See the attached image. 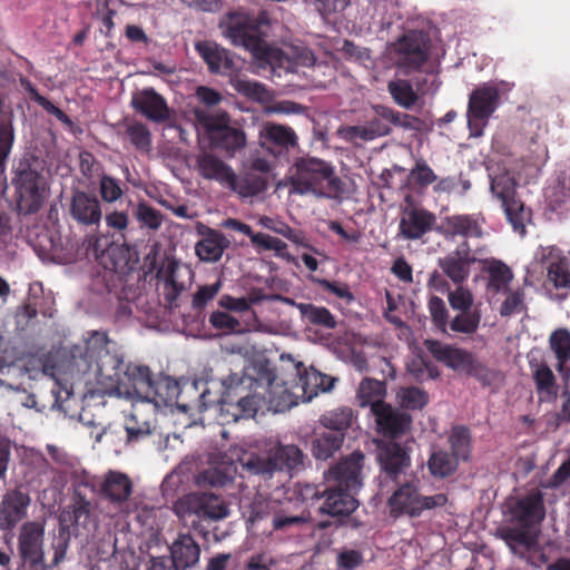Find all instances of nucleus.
<instances>
[{"mask_svg": "<svg viewBox=\"0 0 570 570\" xmlns=\"http://www.w3.org/2000/svg\"><path fill=\"white\" fill-rule=\"evenodd\" d=\"M261 223L265 228L284 236L289 242H292L296 245L304 246V247H309V245L307 244L305 234L302 230L294 229L284 222L274 220L268 217L262 218Z\"/></svg>", "mask_w": 570, "mask_h": 570, "instance_id": "obj_57", "label": "nucleus"}, {"mask_svg": "<svg viewBox=\"0 0 570 570\" xmlns=\"http://www.w3.org/2000/svg\"><path fill=\"white\" fill-rule=\"evenodd\" d=\"M195 49L207 63L208 70L213 73L233 71L235 69L230 52L213 41H199Z\"/></svg>", "mask_w": 570, "mask_h": 570, "instance_id": "obj_35", "label": "nucleus"}, {"mask_svg": "<svg viewBox=\"0 0 570 570\" xmlns=\"http://www.w3.org/2000/svg\"><path fill=\"white\" fill-rule=\"evenodd\" d=\"M532 377L538 394H544L547 399H556L558 385L552 370L546 362L530 361Z\"/></svg>", "mask_w": 570, "mask_h": 570, "instance_id": "obj_44", "label": "nucleus"}, {"mask_svg": "<svg viewBox=\"0 0 570 570\" xmlns=\"http://www.w3.org/2000/svg\"><path fill=\"white\" fill-rule=\"evenodd\" d=\"M134 216L139 223L140 227H147L151 230H157L163 224V214L150 206L147 202H139L135 208Z\"/></svg>", "mask_w": 570, "mask_h": 570, "instance_id": "obj_59", "label": "nucleus"}, {"mask_svg": "<svg viewBox=\"0 0 570 570\" xmlns=\"http://www.w3.org/2000/svg\"><path fill=\"white\" fill-rule=\"evenodd\" d=\"M153 374L146 365L127 364L119 382L118 395L134 401H146L153 385Z\"/></svg>", "mask_w": 570, "mask_h": 570, "instance_id": "obj_22", "label": "nucleus"}, {"mask_svg": "<svg viewBox=\"0 0 570 570\" xmlns=\"http://www.w3.org/2000/svg\"><path fill=\"white\" fill-rule=\"evenodd\" d=\"M380 115L390 120V125L405 130H417L421 127V119L410 114L397 111L391 107H379Z\"/></svg>", "mask_w": 570, "mask_h": 570, "instance_id": "obj_58", "label": "nucleus"}, {"mask_svg": "<svg viewBox=\"0 0 570 570\" xmlns=\"http://www.w3.org/2000/svg\"><path fill=\"white\" fill-rule=\"evenodd\" d=\"M510 514L518 525L529 529L539 525L546 517L542 493L535 491L517 499L510 507Z\"/></svg>", "mask_w": 570, "mask_h": 570, "instance_id": "obj_26", "label": "nucleus"}, {"mask_svg": "<svg viewBox=\"0 0 570 570\" xmlns=\"http://www.w3.org/2000/svg\"><path fill=\"white\" fill-rule=\"evenodd\" d=\"M377 459L381 466L383 482L386 487L390 482H399L407 478L411 468L410 451L397 442H384L379 446Z\"/></svg>", "mask_w": 570, "mask_h": 570, "instance_id": "obj_17", "label": "nucleus"}, {"mask_svg": "<svg viewBox=\"0 0 570 570\" xmlns=\"http://www.w3.org/2000/svg\"><path fill=\"white\" fill-rule=\"evenodd\" d=\"M476 262L468 240H463L454 250L439 259V266L454 284H463L470 276L471 265Z\"/></svg>", "mask_w": 570, "mask_h": 570, "instance_id": "obj_25", "label": "nucleus"}, {"mask_svg": "<svg viewBox=\"0 0 570 570\" xmlns=\"http://www.w3.org/2000/svg\"><path fill=\"white\" fill-rule=\"evenodd\" d=\"M429 312L435 328L442 334L448 333L449 312L444 301L439 296H431L429 299Z\"/></svg>", "mask_w": 570, "mask_h": 570, "instance_id": "obj_63", "label": "nucleus"}, {"mask_svg": "<svg viewBox=\"0 0 570 570\" xmlns=\"http://www.w3.org/2000/svg\"><path fill=\"white\" fill-rule=\"evenodd\" d=\"M373 415L375 416L377 432L385 438H399L410 431L412 425L410 414L393 409L387 403L373 404Z\"/></svg>", "mask_w": 570, "mask_h": 570, "instance_id": "obj_24", "label": "nucleus"}, {"mask_svg": "<svg viewBox=\"0 0 570 570\" xmlns=\"http://www.w3.org/2000/svg\"><path fill=\"white\" fill-rule=\"evenodd\" d=\"M196 163L199 175L205 179L216 180L225 186L235 181V173L232 167L214 154L204 153L197 157Z\"/></svg>", "mask_w": 570, "mask_h": 570, "instance_id": "obj_36", "label": "nucleus"}, {"mask_svg": "<svg viewBox=\"0 0 570 570\" xmlns=\"http://www.w3.org/2000/svg\"><path fill=\"white\" fill-rule=\"evenodd\" d=\"M436 180L438 176L433 169L425 160L420 159L410 170L404 187L421 194Z\"/></svg>", "mask_w": 570, "mask_h": 570, "instance_id": "obj_50", "label": "nucleus"}, {"mask_svg": "<svg viewBox=\"0 0 570 570\" xmlns=\"http://www.w3.org/2000/svg\"><path fill=\"white\" fill-rule=\"evenodd\" d=\"M484 271L489 274V288L494 293L508 292V286L513 278L511 268L503 262L490 259L484 262Z\"/></svg>", "mask_w": 570, "mask_h": 570, "instance_id": "obj_49", "label": "nucleus"}, {"mask_svg": "<svg viewBox=\"0 0 570 570\" xmlns=\"http://www.w3.org/2000/svg\"><path fill=\"white\" fill-rule=\"evenodd\" d=\"M456 458L444 449L433 450L428 460L430 474L435 479H445L453 475L459 468Z\"/></svg>", "mask_w": 570, "mask_h": 570, "instance_id": "obj_47", "label": "nucleus"}, {"mask_svg": "<svg viewBox=\"0 0 570 570\" xmlns=\"http://www.w3.org/2000/svg\"><path fill=\"white\" fill-rule=\"evenodd\" d=\"M407 371L417 382L435 380L440 376L438 367L432 362L424 358L412 361L407 365Z\"/></svg>", "mask_w": 570, "mask_h": 570, "instance_id": "obj_64", "label": "nucleus"}, {"mask_svg": "<svg viewBox=\"0 0 570 570\" xmlns=\"http://www.w3.org/2000/svg\"><path fill=\"white\" fill-rule=\"evenodd\" d=\"M45 523L41 521H27L19 531L18 553L29 570H48L45 561Z\"/></svg>", "mask_w": 570, "mask_h": 570, "instance_id": "obj_14", "label": "nucleus"}, {"mask_svg": "<svg viewBox=\"0 0 570 570\" xmlns=\"http://www.w3.org/2000/svg\"><path fill=\"white\" fill-rule=\"evenodd\" d=\"M306 454L295 444H281L269 449L266 455L250 454L240 460L243 471L268 481L275 475L292 479L305 466Z\"/></svg>", "mask_w": 570, "mask_h": 570, "instance_id": "obj_4", "label": "nucleus"}, {"mask_svg": "<svg viewBox=\"0 0 570 570\" xmlns=\"http://www.w3.org/2000/svg\"><path fill=\"white\" fill-rule=\"evenodd\" d=\"M169 561L179 570L195 569L200 559V546L190 533H179L169 546Z\"/></svg>", "mask_w": 570, "mask_h": 570, "instance_id": "obj_30", "label": "nucleus"}, {"mask_svg": "<svg viewBox=\"0 0 570 570\" xmlns=\"http://www.w3.org/2000/svg\"><path fill=\"white\" fill-rule=\"evenodd\" d=\"M387 91L393 101L406 110L412 109L419 100V95L414 90L412 83L406 79L389 81Z\"/></svg>", "mask_w": 570, "mask_h": 570, "instance_id": "obj_53", "label": "nucleus"}, {"mask_svg": "<svg viewBox=\"0 0 570 570\" xmlns=\"http://www.w3.org/2000/svg\"><path fill=\"white\" fill-rule=\"evenodd\" d=\"M40 173L29 161H20L14 170L12 184L16 189L17 209L21 215L37 213L43 203Z\"/></svg>", "mask_w": 570, "mask_h": 570, "instance_id": "obj_11", "label": "nucleus"}, {"mask_svg": "<svg viewBox=\"0 0 570 570\" xmlns=\"http://www.w3.org/2000/svg\"><path fill=\"white\" fill-rule=\"evenodd\" d=\"M110 343L106 333L92 332L86 341L83 361L87 371L95 372L98 383L116 393L127 364L121 355L110 351Z\"/></svg>", "mask_w": 570, "mask_h": 570, "instance_id": "obj_5", "label": "nucleus"}, {"mask_svg": "<svg viewBox=\"0 0 570 570\" xmlns=\"http://www.w3.org/2000/svg\"><path fill=\"white\" fill-rule=\"evenodd\" d=\"M364 459L365 456L361 451H355L345 456L337 464L330 468L327 481L338 488L358 491L363 484Z\"/></svg>", "mask_w": 570, "mask_h": 570, "instance_id": "obj_18", "label": "nucleus"}, {"mask_svg": "<svg viewBox=\"0 0 570 570\" xmlns=\"http://www.w3.org/2000/svg\"><path fill=\"white\" fill-rule=\"evenodd\" d=\"M386 393L385 383L375 379L365 377L360 383L357 389V401L360 406H371L373 412V404L385 403L383 397Z\"/></svg>", "mask_w": 570, "mask_h": 570, "instance_id": "obj_52", "label": "nucleus"}, {"mask_svg": "<svg viewBox=\"0 0 570 570\" xmlns=\"http://www.w3.org/2000/svg\"><path fill=\"white\" fill-rule=\"evenodd\" d=\"M432 41L424 30H409L391 46L394 67L404 76L419 72L431 56Z\"/></svg>", "mask_w": 570, "mask_h": 570, "instance_id": "obj_8", "label": "nucleus"}, {"mask_svg": "<svg viewBox=\"0 0 570 570\" xmlns=\"http://www.w3.org/2000/svg\"><path fill=\"white\" fill-rule=\"evenodd\" d=\"M156 278L163 284V295L167 305L173 308L177 306V299L186 289L181 281V267L177 259L166 258L157 269Z\"/></svg>", "mask_w": 570, "mask_h": 570, "instance_id": "obj_28", "label": "nucleus"}, {"mask_svg": "<svg viewBox=\"0 0 570 570\" xmlns=\"http://www.w3.org/2000/svg\"><path fill=\"white\" fill-rule=\"evenodd\" d=\"M81 485L90 487L101 500L109 502L122 512H129L127 507L134 492V483L128 474L109 470L101 478L85 481Z\"/></svg>", "mask_w": 570, "mask_h": 570, "instance_id": "obj_13", "label": "nucleus"}, {"mask_svg": "<svg viewBox=\"0 0 570 570\" xmlns=\"http://www.w3.org/2000/svg\"><path fill=\"white\" fill-rule=\"evenodd\" d=\"M435 223V215L425 208H405L400 220V233L406 239H419L431 232Z\"/></svg>", "mask_w": 570, "mask_h": 570, "instance_id": "obj_32", "label": "nucleus"}, {"mask_svg": "<svg viewBox=\"0 0 570 570\" xmlns=\"http://www.w3.org/2000/svg\"><path fill=\"white\" fill-rule=\"evenodd\" d=\"M197 232L202 236V239L195 246L198 258L207 263L218 262L225 249L229 246V240L223 233L203 224L198 225Z\"/></svg>", "mask_w": 570, "mask_h": 570, "instance_id": "obj_33", "label": "nucleus"}, {"mask_svg": "<svg viewBox=\"0 0 570 570\" xmlns=\"http://www.w3.org/2000/svg\"><path fill=\"white\" fill-rule=\"evenodd\" d=\"M261 146L274 157H282L298 145L295 130L286 125L266 122L259 132Z\"/></svg>", "mask_w": 570, "mask_h": 570, "instance_id": "obj_23", "label": "nucleus"}, {"mask_svg": "<svg viewBox=\"0 0 570 570\" xmlns=\"http://www.w3.org/2000/svg\"><path fill=\"white\" fill-rule=\"evenodd\" d=\"M276 377L266 358L253 361L240 374L230 373L226 393L235 402H228L225 409L235 422L252 419L258 411L285 412L297 404L293 393L275 384Z\"/></svg>", "mask_w": 570, "mask_h": 570, "instance_id": "obj_1", "label": "nucleus"}, {"mask_svg": "<svg viewBox=\"0 0 570 570\" xmlns=\"http://www.w3.org/2000/svg\"><path fill=\"white\" fill-rule=\"evenodd\" d=\"M423 345L435 361L454 371H464L482 386H491L499 379L498 371L490 368L464 348L432 338L424 340Z\"/></svg>", "mask_w": 570, "mask_h": 570, "instance_id": "obj_7", "label": "nucleus"}, {"mask_svg": "<svg viewBox=\"0 0 570 570\" xmlns=\"http://www.w3.org/2000/svg\"><path fill=\"white\" fill-rule=\"evenodd\" d=\"M450 444V454L456 458V461L468 462L472 453V435L465 425H454L448 436Z\"/></svg>", "mask_w": 570, "mask_h": 570, "instance_id": "obj_46", "label": "nucleus"}, {"mask_svg": "<svg viewBox=\"0 0 570 570\" xmlns=\"http://www.w3.org/2000/svg\"><path fill=\"white\" fill-rule=\"evenodd\" d=\"M301 366L302 364L297 366L298 382L296 387L301 389L303 401L308 402L320 393L327 392L333 387L334 379L331 376L318 372L314 367L301 371Z\"/></svg>", "mask_w": 570, "mask_h": 570, "instance_id": "obj_34", "label": "nucleus"}, {"mask_svg": "<svg viewBox=\"0 0 570 570\" xmlns=\"http://www.w3.org/2000/svg\"><path fill=\"white\" fill-rule=\"evenodd\" d=\"M357 491L330 485L325 488L324 502L320 507L322 513L331 517H347L358 507L355 498Z\"/></svg>", "mask_w": 570, "mask_h": 570, "instance_id": "obj_31", "label": "nucleus"}, {"mask_svg": "<svg viewBox=\"0 0 570 570\" xmlns=\"http://www.w3.org/2000/svg\"><path fill=\"white\" fill-rule=\"evenodd\" d=\"M500 101L499 89L494 85L483 83L472 90L468 104V125L474 136L482 134L483 127L497 110Z\"/></svg>", "mask_w": 570, "mask_h": 570, "instance_id": "obj_15", "label": "nucleus"}, {"mask_svg": "<svg viewBox=\"0 0 570 570\" xmlns=\"http://www.w3.org/2000/svg\"><path fill=\"white\" fill-rule=\"evenodd\" d=\"M491 191L501 202L505 218L512 229L524 236L527 225L532 219V210L517 195V183L509 175H498L491 179Z\"/></svg>", "mask_w": 570, "mask_h": 570, "instance_id": "obj_9", "label": "nucleus"}, {"mask_svg": "<svg viewBox=\"0 0 570 570\" xmlns=\"http://www.w3.org/2000/svg\"><path fill=\"white\" fill-rule=\"evenodd\" d=\"M229 120L226 111L200 119L213 148L234 157L246 146V135L244 130L229 126Z\"/></svg>", "mask_w": 570, "mask_h": 570, "instance_id": "obj_12", "label": "nucleus"}, {"mask_svg": "<svg viewBox=\"0 0 570 570\" xmlns=\"http://www.w3.org/2000/svg\"><path fill=\"white\" fill-rule=\"evenodd\" d=\"M483 222L473 215H453L445 219V233L450 236L465 238H481L483 236Z\"/></svg>", "mask_w": 570, "mask_h": 570, "instance_id": "obj_42", "label": "nucleus"}, {"mask_svg": "<svg viewBox=\"0 0 570 570\" xmlns=\"http://www.w3.org/2000/svg\"><path fill=\"white\" fill-rule=\"evenodd\" d=\"M229 380L230 374L223 380H194L179 383V399L176 406L184 413H189L194 410L204 412L212 406H218L222 423H235V419L225 409L228 402H235L226 393L229 390Z\"/></svg>", "mask_w": 570, "mask_h": 570, "instance_id": "obj_3", "label": "nucleus"}, {"mask_svg": "<svg viewBox=\"0 0 570 570\" xmlns=\"http://www.w3.org/2000/svg\"><path fill=\"white\" fill-rule=\"evenodd\" d=\"M295 307L305 323L327 330H334L337 325L335 316L324 306H316L312 303H296Z\"/></svg>", "mask_w": 570, "mask_h": 570, "instance_id": "obj_48", "label": "nucleus"}, {"mask_svg": "<svg viewBox=\"0 0 570 570\" xmlns=\"http://www.w3.org/2000/svg\"><path fill=\"white\" fill-rule=\"evenodd\" d=\"M397 399L403 409L412 411L422 410L429 403L428 393L416 386L401 387Z\"/></svg>", "mask_w": 570, "mask_h": 570, "instance_id": "obj_60", "label": "nucleus"}, {"mask_svg": "<svg viewBox=\"0 0 570 570\" xmlns=\"http://www.w3.org/2000/svg\"><path fill=\"white\" fill-rule=\"evenodd\" d=\"M157 425V411L146 401H134L125 420L128 442H139L150 435Z\"/></svg>", "mask_w": 570, "mask_h": 570, "instance_id": "obj_19", "label": "nucleus"}, {"mask_svg": "<svg viewBox=\"0 0 570 570\" xmlns=\"http://www.w3.org/2000/svg\"><path fill=\"white\" fill-rule=\"evenodd\" d=\"M227 187L237 193L240 197H253L267 188V180L263 176L254 173H247L240 177L235 174V181L228 183Z\"/></svg>", "mask_w": 570, "mask_h": 570, "instance_id": "obj_51", "label": "nucleus"}, {"mask_svg": "<svg viewBox=\"0 0 570 570\" xmlns=\"http://www.w3.org/2000/svg\"><path fill=\"white\" fill-rule=\"evenodd\" d=\"M178 399L179 382L170 376L161 375L154 379L146 402H149L157 411L161 406L177 405Z\"/></svg>", "mask_w": 570, "mask_h": 570, "instance_id": "obj_37", "label": "nucleus"}, {"mask_svg": "<svg viewBox=\"0 0 570 570\" xmlns=\"http://www.w3.org/2000/svg\"><path fill=\"white\" fill-rule=\"evenodd\" d=\"M224 35L234 46L245 48L257 58L267 51L261 20L248 13H230Z\"/></svg>", "mask_w": 570, "mask_h": 570, "instance_id": "obj_10", "label": "nucleus"}, {"mask_svg": "<svg viewBox=\"0 0 570 570\" xmlns=\"http://www.w3.org/2000/svg\"><path fill=\"white\" fill-rule=\"evenodd\" d=\"M91 514V502L83 495L79 489L75 490L72 503L67 507L59 517V520H66V524L86 525Z\"/></svg>", "mask_w": 570, "mask_h": 570, "instance_id": "obj_45", "label": "nucleus"}, {"mask_svg": "<svg viewBox=\"0 0 570 570\" xmlns=\"http://www.w3.org/2000/svg\"><path fill=\"white\" fill-rule=\"evenodd\" d=\"M176 509L178 513L195 515L206 522L218 521L229 514L228 505L223 498L206 492L184 495L177 501Z\"/></svg>", "mask_w": 570, "mask_h": 570, "instance_id": "obj_16", "label": "nucleus"}, {"mask_svg": "<svg viewBox=\"0 0 570 570\" xmlns=\"http://www.w3.org/2000/svg\"><path fill=\"white\" fill-rule=\"evenodd\" d=\"M344 434L337 432H315L311 442V451L316 460L326 461L341 451Z\"/></svg>", "mask_w": 570, "mask_h": 570, "instance_id": "obj_41", "label": "nucleus"}, {"mask_svg": "<svg viewBox=\"0 0 570 570\" xmlns=\"http://www.w3.org/2000/svg\"><path fill=\"white\" fill-rule=\"evenodd\" d=\"M69 216L80 226L98 228L102 219L100 200L96 195L75 189L71 193Z\"/></svg>", "mask_w": 570, "mask_h": 570, "instance_id": "obj_21", "label": "nucleus"}, {"mask_svg": "<svg viewBox=\"0 0 570 570\" xmlns=\"http://www.w3.org/2000/svg\"><path fill=\"white\" fill-rule=\"evenodd\" d=\"M126 136L136 149L140 151L150 150L151 132L145 124L139 121L129 124L126 128Z\"/></svg>", "mask_w": 570, "mask_h": 570, "instance_id": "obj_62", "label": "nucleus"}, {"mask_svg": "<svg viewBox=\"0 0 570 570\" xmlns=\"http://www.w3.org/2000/svg\"><path fill=\"white\" fill-rule=\"evenodd\" d=\"M481 314L478 309L461 312L450 323L449 327L456 333L474 334L480 325Z\"/></svg>", "mask_w": 570, "mask_h": 570, "instance_id": "obj_61", "label": "nucleus"}, {"mask_svg": "<svg viewBox=\"0 0 570 570\" xmlns=\"http://www.w3.org/2000/svg\"><path fill=\"white\" fill-rule=\"evenodd\" d=\"M134 109L155 122H165L170 118V110L165 98L154 88H145L132 96Z\"/></svg>", "mask_w": 570, "mask_h": 570, "instance_id": "obj_29", "label": "nucleus"}, {"mask_svg": "<svg viewBox=\"0 0 570 570\" xmlns=\"http://www.w3.org/2000/svg\"><path fill=\"white\" fill-rule=\"evenodd\" d=\"M379 107L384 105L373 106L374 117L370 118L365 124L351 126L347 128V134L352 138H360L362 140H373L379 137H384L391 134L390 120L383 118L377 111Z\"/></svg>", "mask_w": 570, "mask_h": 570, "instance_id": "obj_40", "label": "nucleus"}, {"mask_svg": "<svg viewBox=\"0 0 570 570\" xmlns=\"http://www.w3.org/2000/svg\"><path fill=\"white\" fill-rule=\"evenodd\" d=\"M71 541V532L66 520H59L57 533L53 534L51 548L53 557L50 563H47L48 570L58 567L65 559Z\"/></svg>", "mask_w": 570, "mask_h": 570, "instance_id": "obj_54", "label": "nucleus"}, {"mask_svg": "<svg viewBox=\"0 0 570 570\" xmlns=\"http://www.w3.org/2000/svg\"><path fill=\"white\" fill-rule=\"evenodd\" d=\"M537 257L557 289L570 291V258L557 246L540 247Z\"/></svg>", "mask_w": 570, "mask_h": 570, "instance_id": "obj_20", "label": "nucleus"}, {"mask_svg": "<svg viewBox=\"0 0 570 570\" xmlns=\"http://www.w3.org/2000/svg\"><path fill=\"white\" fill-rule=\"evenodd\" d=\"M289 177V194L312 195L315 198L341 199L344 183L334 166L321 158L303 156L295 159Z\"/></svg>", "mask_w": 570, "mask_h": 570, "instance_id": "obj_2", "label": "nucleus"}, {"mask_svg": "<svg viewBox=\"0 0 570 570\" xmlns=\"http://www.w3.org/2000/svg\"><path fill=\"white\" fill-rule=\"evenodd\" d=\"M236 473L237 468L234 463H222L200 471L195 481L200 488H223L234 481Z\"/></svg>", "mask_w": 570, "mask_h": 570, "instance_id": "obj_43", "label": "nucleus"}, {"mask_svg": "<svg viewBox=\"0 0 570 570\" xmlns=\"http://www.w3.org/2000/svg\"><path fill=\"white\" fill-rule=\"evenodd\" d=\"M14 115L10 114L0 119V173L4 170L7 159L11 154V149L14 142V127H13Z\"/></svg>", "mask_w": 570, "mask_h": 570, "instance_id": "obj_56", "label": "nucleus"}, {"mask_svg": "<svg viewBox=\"0 0 570 570\" xmlns=\"http://www.w3.org/2000/svg\"><path fill=\"white\" fill-rule=\"evenodd\" d=\"M393 492L387 499V507L392 518L401 515H409L416 518L425 510L444 507L448 502V497L444 493H436L434 495L420 494V480L410 472L407 478L399 482H390Z\"/></svg>", "mask_w": 570, "mask_h": 570, "instance_id": "obj_6", "label": "nucleus"}, {"mask_svg": "<svg viewBox=\"0 0 570 570\" xmlns=\"http://www.w3.org/2000/svg\"><path fill=\"white\" fill-rule=\"evenodd\" d=\"M30 497L19 488L8 491L0 503V530H12L27 514Z\"/></svg>", "mask_w": 570, "mask_h": 570, "instance_id": "obj_27", "label": "nucleus"}, {"mask_svg": "<svg viewBox=\"0 0 570 570\" xmlns=\"http://www.w3.org/2000/svg\"><path fill=\"white\" fill-rule=\"evenodd\" d=\"M498 537L505 542L513 554L521 558L537 543V535L522 525L502 527L498 530Z\"/></svg>", "mask_w": 570, "mask_h": 570, "instance_id": "obj_38", "label": "nucleus"}, {"mask_svg": "<svg viewBox=\"0 0 570 570\" xmlns=\"http://www.w3.org/2000/svg\"><path fill=\"white\" fill-rule=\"evenodd\" d=\"M353 420V411L350 407H342L324 413L320 422L326 432L346 433L351 428Z\"/></svg>", "mask_w": 570, "mask_h": 570, "instance_id": "obj_55", "label": "nucleus"}, {"mask_svg": "<svg viewBox=\"0 0 570 570\" xmlns=\"http://www.w3.org/2000/svg\"><path fill=\"white\" fill-rule=\"evenodd\" d=\"M549 348L557 358V371L566 380L570 377V331L564 327L554 330L549 336Z\"/></svg>", "mask_w": 570, "mask_h": 570, "instance_id": "obj_39", "label": "nucleus"}]
</instances>
